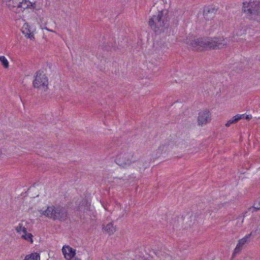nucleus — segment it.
Instances as JSON below:
<instances>
[{"label": "nucleus", "instance_id": "1", "mask_svg": "<svg viewBox=\"0 0 260 260\" xmlns=\"http://www.w3.org/2000/svg\"><path fill=\"white\" fill-rule=\"evenodd\" d=\"M228 43V39L223 37L197 38L187 42V44L193 50L197 51H202L204 48L221 49L225 47Z\"/></svg>", "mask_w": 260, "mask_h": 260}, {"label": "nucleus", "instance_id": "2", "mask_svg": "<svg viewBox=\"0 0 260 260\" xmlns=\"http://www.w3.org/2000/svg\"><path fill=\"white\" fill-rule=\"evenodd\" d=\"M115 146L116 154L115 162L117 165L123 168H127L137 161L134 152L131 150L127 144L124 143L118 145L117 143Z\"/></svg>", "mask_w": 260, "mask_h": 260}, {"label": "nucleus", "instance_id": "3", "mask_svg": "<svg viewBox=\"0 0 260 260\" xmlns=\"http://www.w3.org/2000/svg\"><path fill=\"white\" fill-rule=\"evenodd\" d=\"M149 25L156 33H159L168 28V20L162 11L158 12L157 15L153 16L149 20Z\"/></svg>", "mask_w": 260, "mask_h": 260}, {"label": "nucleus", "instance_id": "4", "mask_svg": "<svg viewBox=\"0 0 260 260\" xmlns=\"http://www.w3.org/2000/svg\"><path fill=\"white\" fill-rule=\"evenodd\" d=\"M243 11L246 17L252 20L260 22V3L258 1L243 3Z\"/></svg>", "mask_w": 260, "mask_h": 260}, {"label": "nucleus", "instance_id": "5", "mask_svg": "<svg viewBox=\"0 0 260 260\" xmlns=\"http://www.w3.org/2000/svg\"><path fill=\"white\" fill-rule=\"evenodd\" d=\"M41 214L53 220H64L67 218V211L60 206H49L45 210H41Z\"/></svg>", "mask_w": 260, "mask_h": 260}, {"label": "nucleus", "instance_id": "6", "mask_svg": "<svg viewBox=\"0 0 260 260\" xmlns=\"http://www.w3.org/2000/svg\"><path fill=\"white\" fill-rule=\"evenodd\" d=\"M7 6L11 11L19 13L32 5L28 0H7Z\"/></svg>", "mask_w": 260, "mask_h": 260}, {"label": "nucleus", "instance_id": "7", "mask_svg": "<svg viewBox=\"0 0 260 260\" xmlns=\"http://www.w3.org/2000/svg\"><path fill=\"white\" fill-rule=\"evenodd\" d=\"M48 78L44 72L41 71L37 72L33 81L34 87L45 90L48 88Z\"/></svg>", "mask_w": 260, "mask_h": 260}, {"label": "nucleus", "instance_id": "8", "mask_svg": "<svg viewBox=\"0 0 260 260\" xmlns=\"http://www.w3.org/2000/svg\"><path fill=\"white\" fill-rule=\"evenodd\" d=\"M211 120V113L208 109H205L199 113L198 117V124H206Z\"/></svg>", "mask_w": 260, "mask_h": 260}, {"label": "nucleus", "instance_id": "9", "mask_svg": "<svg viewBox=\"0 0 260 260\" xmlns=\"http://www.w3.org/2000/svg\"><path fill=\"white\" fill-rule=\"evenodd\" d=\"M216 9L211 6L205 7L203 10V16L207 20H209L214 17Z\"/></svg>", "mask_w": 260, "mask_h": 260}, {"label": "nucleus", "instance_id": "10", "mask_svg": "<svg viewBox=\"0 0 260 260\" xmlns=\"http://www.w3.org/2000/svg\"><path fill=\"white\" fill-rule=\"evenodd\" d=\"M62 251L67 260H71L76 254V250L69 246H64L62 247Z\"/></svg>", "mask_w": 260, "mask_h": 260}, {"label": "nucleus", "instance_id": "11", "mask_svg": "<svg viewBox=\"0 0 260 260\" xmlns=\"http://www.w3.org/2000/svg\"><path fill=\"white\" fill-rule=\"evenodd\" d=\"M21 31L25 37L30 39V40L34 39V35L32 34V31H31V28L27 23H25L23 24L21 29Z\"/></svg>", "mask_w": 260, "mask_h": 260}, {"label": "nucleus", "instance_id": "12", "mask_svg": "<svg viewBox=\"0 0 260 260\" xmlns=\"http://www.w3.org/2000/svg\"><path fill=\"white\" fill-rule=\"evenodd\" d=\"M103 229L110 235L113 234L116 231V228L113 226L112 222H110L106 226H104Z\"/></svg>", "mask_w": 260, "mask_h": 260}, {"label": "nucleus", "instance_id": "13", "mask_svg": "<svg viewBox=\"0 0 260 260\" xmlns=\"http://www.w3.org/2000/svg\"><path fill=\"white\" fill-rule=\"evenodd\" d=\"M252 233H250L249 234L246 235L245 237H244L241 239H240L238 241V243L237 244V246L242 248L243 245L247 242L248 239L250 238Z\"/></svg>", "mask_w": 260, "mask_h": 260}, {"label": "nucleus", "instance_id": "14", "mask_svg": "<svg viewBox=\"0 0 260 260\" xmlns=\"http://www.w3.org/2000/svg\"><path fill=\"white\" fill-rule=\"evenodd\" d=\"M32 235L31 233H28L26 231V233H23V234L21 236V238L29 241L31 243H33Z\"/></svg>", "mask_w": 260, "mask_h": 260}, {"label": "nucleus", "instance_id": "15", "mask_svg": "<svg viewBox=\"0 0 260 260\" xmlns=\"http://www.w3.org/2000/svg\"><path fill=\"white\" fill-rule=\"evenodd\" d=\"M15 230L18 234H20L21 232H23V233H26L27 231L26 228L23 225L22 222L19 223L18 225L15 227Z\"/></svg>", "mask_w": 260, "mask_h": 260}, {"label": "nucleus", "instance_id": "16", "mask_svg": "<svg viewBox=\"0 0 260 260\" xmlns=\"http://www.w3.org/2000/svg\"><path fill=\"white\" fill-rule=\"evenodd\" d=\"M28 260H40V256L39 253H34L26 256Z\"/></svg>", "mask_w": 260, "mask_h": 260}, {"label": "nucleus", "instance_id": "17", "mask_svg": "<svg viewBox=\"0 0 260 260\" xmlns=\"http://www.w3.org/2000/svg\"><path fill=\"white\" fill-rule=\"evenodd\" d=\"M0 61L5 68H8L9 67V62L4 56H0Z\"/></svg>", "mask_w": 260, "mask_h": 260}, {"label": "nucleus", "instance_id": "18", "mask_svg": "<svg viewBox=\"0 0 260 260\" xmlns=\"http://www.w3.org/2000/svg\"><path fill=\"white\" fill-rule=\"evenodd\" d=\"M169 150H170V147H169V145H162L158 148V151L159 152L162 153L163 152L164 153H166L167 151H168Z\"/></svg>", "mask_w": 260, "mask_h": 260}, {"label": "nucleus", "instance_id": "19", "mask_svg": "<svg viewBox=\"0 0 260 260\" xmlns=\"http://www.w3.org/2000/svg\"><path fill=\"white\" fill-rule=\"evenodd\" d=\"M238 121L236 117L234 116L231 119L228 121L225 124V126L227 127H229L232 124L236 123Z\"/></svg>", "mask_w": 260, "mask_h": 260}, {"label": "nucleus", "instance_id": "20", "mask_svg": "<svg viewBox=\"0 0 260 260\" xmlns=\"http://www.w3.org/2000/svg\"><path fill=\"white\" fill-rule=\"evenodd\" d=\"M242 249V248H241V247L236 245V248H235V249L234 250V252H233V255H232V257H234L237 254L241 252Z\"/></svg>", "mask_w": 260, "mask_h": 260}, {"label": "nucleus", "instance_id": "21", "mask_svg": "<svg viewBox=\"0 0 260 260\" xmlns=\"http://www.w3.org/2000/svg\"><path fill=\"white\" fill-rule=\"evenodd\" d=\"M239 28H240L239 31H237V29H236L235 33L237 36H241L243 34H245V29H243L241 26H239Z\"/></svg>", "mask_w": 260, "mask_h": 260}, {"label": "nucleus", "instance_id": "22", "mask_svg": "<svg viewBox=\"0 0 260 260\" xmlns=\"http://www.w3.org/2000/svg\"><path fill=\"white\" fill-rule=\"evenodd\" d=\"M253 208L256 210H260V199L254 203Z\"/></svg>", "mask_w": 260, "mask_h": 260}, {"label": "nucleus", "instance_id": "23", "mask_svg": "<svg viewBox=\"0 0 260 260\" xmlns=\"http://www.w3.org/2000/svg\"><path fill=\"white\" fill-rule=\"evenodd\" d=\"M235 117H236L237 120L239 121L241 119L244 118L245 119V115L244 114H237L235 116Z\"/></svg>", "mask_w": 260, "mask_h": 260}, {"label": "nucleus", "instance_id": "24", "mask_svg": "<svg viewBox=\"0 0 260 260\" xmlns=\"http://www.w3.org/2000/svg\"><path fill=\"white\" fill-rule=\"evenodd\" d=\"M252 118V115H247L245 116V119L249 120Z\"/></svg>", "mask_w": 260, "mask_h": 260}, {"label": "nucleus", "instance_id": "25", "mask_svg": "<svg viewBox=\"0 0 260 260\" xmlns=\"http://www.w3.org/2000/svg\"><path fill=\"white\" fill-rule=\"evenodd\" d=\"M45 29H46V30H48V31H51V32H54V31H53V30H50V29H49L47 28V27H45Z\"/></svg>", "mask_w": 260, "mask_h": 260}, {"label": "nucleus", "instance_id": "26", "mask_svg": "<svg viewBox=\"0 0 260 260\" xmlns=\"http://www.w3.org/2000/svg\"><path fill=\"white\" fill-rule=\"evenodd\" d=\"M74 260H81V259L78 258V257H75Z\"/></svg>", "mask_w": 260, "mask_h": 260}, {"label": "nucleus", "instance_id": "27", "mask_svg": "<svg viewBox=\"0 0 260 260\" xmlns=\"http://www.w3.org/2000/svg\"><path fill=\"white\" fill-rule=\"evenodd\" d=\"M24 260H28V259L27 258L26 256H25V259Z\"/></svg>", "mask_w": 260, "mask_h": 260}]
</instances>
